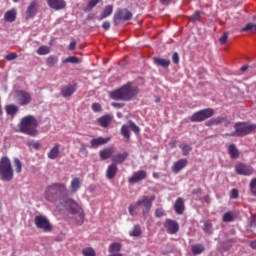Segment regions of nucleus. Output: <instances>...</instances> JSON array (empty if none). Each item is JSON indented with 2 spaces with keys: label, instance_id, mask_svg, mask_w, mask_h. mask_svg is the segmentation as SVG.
Returning a JSON list of instances; mask_svg holds the SVG:
<instances>
[{
  "label": "nucleus",
  "instance_id": "nucleus-1",
  "mask_svg": "<svg viewBox=\"0 0 256 256\" xmlns=\"http://www.w3.org/2000/svg\"><path fill=\"white\" fill-rule=\"evenodd\" d=\"M38 126L39 122L37 121V118L32 115H28L21 119L19 129L21 133L30 135V137H35V135H37Z\"/></svg>",
  "mask_w": 256,
  "mask_h": 256
},
{
  "label": "nucleus",
  "instance_id": "nucleus-2",
  "mask_svg": "<svg viewBox=\"0 0 256 256\" xmlns=\"http://www.w3.org/2000/svg\"><path fill=\"white\" fill-rule=\"evenodd\" d=\"M134 95H137V88L131 86L130 83L110 93L111 99L121 101H129L130 99H133Z\"/></svg>",
  "mask_w": 256,
  "mask_h": 256
},
{
  "label": "nucleus",
  "instance_id": "nucleus-3",
  "mask_svg": "<svg viewBox=\"0 0 256 256\" xmlns=\"http://www.w3.org/2000/svg\"><path fill=\"white\" fill-rule=\"evenodd\" d=\"M14 172L11 160L7 157L0 159V179L1 181H13Z\"/></svg>",
  "mask_w": 256,
  "mask_h": 256
},
{
  "label": "nucleus",
  "instance_id": "nucleus-4",
  "mask_svg": "<svg viewBox=\"0 0 256 256\" xmlns=\"http://www.w3.org/2000/svg\"><path fill=\"white\" fill-rule=\"evenodd\" d=\"M256 130L255 124H249L245 122L235 124V132L231 134L232 137H245L249 133H253Z\"/></svg>",
  "mask_w": 256,
  "mask_h": 256
},
{
  "label": "nucleus",
  "instance_id": "nucleus-5",
  "mask_svg": "<svg viewBox=\"0 0 256 256\" xmlns=\"http://www.w3.org/2000/svg\"><path fill=\"white\" fill-rule=\"evenodd\" d=\"M66 191L67 187L65 186V184H52L46 188L45 198L47 199V201H54L55 197H57L59 193L62 194Z\"/></svg>",
  "mask_w": 256,
  "mask_h": 256
},
{
  "label": "nucleus",
  "instance_id": "nucleus-6",
  "mask_svg": "<svg viewBox=\"0 0 256 256\" xmlns=\"http://www.w3.org/2000/svg\"><path fill=\"white\" fill-rule=\"evenodd\" d=\"M63 207H66V209H70V211L74 215H78V224L81 225L83 223V219L85 218V215L83 214V208L77 202L71 199L64 200L62 203Z\"/></svg>",
  "mask_w": 256,
  "mask_h": 256
},
{
  "label": "nucleus",
  "instance_id": "nucleus-7",
  "mask_svg": "<svg viewBox=\"0 0 256 256\" xmlns=\"http://www.w3.org/2000/svg\"><path fill=\"white\" fill-rule=\"evenodd\" d=\"M154 201L155 196H144L138 200L142 215H147V213L151 211V207H153Z\"/></svg>",
  "mask_w": 256,
  "mask_h": 256
},
{
  "label": "nucleus",
  "instance_id": "nucleus-8",
  "mask_svg": "<svg viewBox=\"0 0 256 256\" xmlns=\"http://www.w3.org/2000/svg\"><path fill=\"white\" fill-rule=\"evenodd\" d=\"M213 115L214 112L211 108L200 110L191 116V121L201 123V121H205V119H209V117H213Z\"/></svg>",
  "mask_w": 256,
  "mask_h": 256
},
{
  "label": "nucleus",
  "instance_id": "nucleus-9",
  "mask_svg": "<svg viewBox=\"0 0 256 256\" xmlns=\"http://www.w3.org/2000/svg\"><path fill=\"white\" fill-rule=\"evenodd\" d=\"M133 131L134 133H139L140 129L137 127V125L133 122V121H128L127 124H124L121 127V135L124 136V139H127V141H129V139H131V132Z\"/></svg>",
  "mask_w": 256,
  "mask_h": 256
},
{
  "label": "nucleus",
  "instance_id": "nucleus-10",
  "mask_svg": "<svg viewBox=\"0 0 256 256\" xmlns=\"http://www.w3.org/2000/svg\"><path fill=\"white\" fill-rule=\"evenodd\" d=\"M16 101L19 105L25 106L31 103V94L25 90L16 92Z\"/></svg>",
  "mask_w": 256,
  "mask_h": 256
},
{
  "label": "nucleus",
  "instance_id": "nucleus-11",
  "mask_svg": "<svg viewBox=\"0 0 256 256\" xmlns=\"http://www.w3.org/2000/svg\"><path fill=\"white\" fill-rule=\"evenodd\" d=\"M35 225L38 229H43V231H51L53 229L51 223H49V220L45 216H36Z\"/></svg>",
  "mask_w": 256,
  "mask_h": 256
},
{
  "label": "nucleus",
  "instance_id": "nucleus-12",
  "mask_svg": "<svg viewBox=\"0 0 256 256\" xmlns=\"http://www.w3.org/2000/svg\"><path fill=\"white\" fill-rule=\"evenodd\" d=\"M133 17V14L127 9H121L114 15L115 21H129Z\"/></svg>",
  "mask_w": 256,
  "mask_h": 256
},
{
  "label": "nucleus",
  "instance_id": "nucleus-13",
  "mask_svg": "<svg viewBox=\"0 0 256 256\" xmlns=\"http://www.w3.org/2000/svg\"><path fill=\"white\" fill-rule=\"evenodd\" d=\"M165 229L171 235H175L179 231V224L175 220L167 219L164 223Z\"/></svg>",
  "mask_w": 256,
  "mask_h": 256
},
{
  "label": "nucleus",
  "instance_id": "nucleus-14",
  "mask_svg": "<svg viewBox=\"0 0 256 256\" xmlns=\"http://www.w3.org/2000/svg\"><path fill=\"white\" fill-rule=\"evenodd\" d=\"M37 9H39V3L32 1L26 10V19H33L37 15Z\"/></svg>",
  "mask_w": 256,
  "mask_h": 256
},
{
  "label": "nucleus",
  "instance_id": "nucleus-15",
  "mask_svg": "<svg viewBox=\"0 0 256 256\" xmlns=\"http://www.w3.org/2000/svg\"><path fill=\"white\" fill-rule=\"evenodd\" d=\"M235 170L238 175H253V168L245 164L236 165Z\"/></svg>",
  "mask_w": 256,
  "mask_h": 256
},
{
  "label": "nucleus",
  "instance_id": "nucleus-16",
  "mask_svg": "<svg viewBox=\"0 0 256 256\" xmlns=\"http://www.w3.org/2000/svg\"><path fill=\"white\" fill-rule=\"evenodd\" d=\"M48 7L50 9H55V11H61V9H65V0H47Z\"/></svg>",
  "mask_w": 256,
  "mask_h": 256
},
{
  "label": "nucleus",
  "instance_id": "nucleus-17",
  "mask_svg": "<svg viewBox=\"0 0 256 256\" xmlns=\"http://www.w3.org/2000/svg\"><path fill=\"white\" fill-rule=\"evenodd\" d=\"M147 172L145 170H139L135 172L131 178H129V183H139V181H143L146 179Z\"/></svg>",
  "mask_w": 256,
  "mask_h": 256
},
{
  "label": "nucleus",
  "instance_id": "nucleus-18",
  "mask_svg": "<svg viewBox=\"0 0 256 256\" xmlns=\"http://www.w3.org/2000/svg\"><path fill=\"white\" fill-rule=\"evenodd\" d=\"M113 153H115L114 147L105 148L103 150H100L99 155L100 159L102 161H105L107 159H113Z\"/></svg>",
  "mask_w": 256,
  "mask_h": 256
},
{
  "label": "nucleus",
  "instance_id": "nucleus-19",
  "mask_svg": "<svg viewBox=\"0 0 256 256\" xmlns=\"http://www.w3.org/2000/svg\"><path fill=\"white\" fill-rule=\"evenodd\" d=\"M153 63L156 67H162V69H167L171 65V60L161 58V57H154Z\"/></svg>",
  "mask_w": 256,
  "mask_h": 256
},
{
  "label": "nucleus",
  "instance_id": "nucleus-20",
  "mask_svg": "<svg viewBox=\"0 0 256 256\" xmlns=\"http://www.w3.org/2000/svg\"><path fill=\"white\" fill-rule=\"evenodd\" d=\"M187 159H180L178 161H176L173 166H172V171L173 173H179V171H182V169H185V167H187Z\"/></svg>",
  "mask_w": 256,
  "mask_h": 256
},
{
  "label": "nucleus",
  "instance_id": "nucleus-21",
  "mask_svg": "<svg viewBox=\"0 0 256 256\" xmlns=\"http://www.w3.org/2000/svg\"><path fill=\"white\" fill-rule=\"evenodd\" d=\"M75 91H77V86L73 84H69L62 87L61 94H62V97H71V95H73Z\"/></svg>",
  "mask_w": 256,
  "mask_h": 256
},
{
  "label": "nucleus",
  "instance_id": "nucleus-22",
  "mask_svg": "<svg viewBox=\"0 0 256 256\" xmlns=\"http://www.w3.org/2000/svg\"><path fill=\"white\" fill-rule=\"evenodd\" d=\"M61 149V144L55 143L54 146L50 149V152L48 153L49 159H57L61 157V152L59 151Z\"/></svg>",
  "mask_w": 256,
  "mask_h": 256
},
{
  "label": "nucleus",
  "instance_id": "nucleus-23",
  "mask_svg": "<svg viewBox=\"0 0 256 256\" xmlns=\"http://www.w3.org/2000/svg\"><path fill=\"white\" fill-rule=\"evenodd\" d=\"M109 141H111V138L98 137L92 139L90 145L93 149H97V147H100V145H105L106 143H109Z\"/></svg>",
  "mask_w": 256,
  "mask_h": 256
},
{
  "label": "nucleus",
  "instance_id": "nucleus-24",
  "mask_svg": "<svg viewBox=\"0 0 256 256\" xmlns=\"http://www.w3.org/2000/svg\"><path fill=\"white\" fill-rule=\"evenodd\" d=\"M129 157V153L123 152V153H118L112 156V161L115 165L124 163V161Z\"/></svg>",
  "mask_w": 256,
  "mask_h": 256
},
{
  "label": "nucleus",
  "instance_id": "nucleus-25",
  "mask_svg": "<svg viewBox=\"0 0 256 256\" xmlns=\"http://www.w3.org/2000/svg\"><path fill=\"white\" fill-rule=\"evenodd\" d=\"M17 19V10L15 8L8 10L4 15V20L8 23H13Z\"/></svg>",
  "mask_w": 256,
  "mask_h": 256
},
{
  "label": "nucleus",
  "instance_id": "nucleus-26",
  "mask_svg": "<svg viewBox=\"0 0 256 256\" xmlns=\"http://www.w3.org/2000/svg\"><path fill=\"white\" fill-rule=\"evenodd\" d=\"M117 164L112 163L108 166V169L106 171V177L107 179H115V175H117Z\"/></svg>",
  "mask_w": 256,
  "mask_h": 256
},
{
  "label": "nucleus",
  "instance_id": "nucleus-27",
  "mask_svg": "<svg viewBox=\"0 0 256 256\" xmlns=\"http://www.w3.org/2000/svg\"><path fill=\"white\" fill-rule=\"evenodd\" d=\"M174 209L178 215H183L185 211V203L182 198H178L174 204Z\"/></svg>",
  "mask_w": 256,
  "mask_h": 256
},
{
  "label": "nucleus",
  "instance_id": "nucleus-28",
  "mask_svg": "<svg viewBox=\"0 0 256 256\" xmlns=\"http://www.w3.org/2000/svg\"><path fill=\"white\" fill-rule=\"evenodd\" d=\"M129 213L132 217H136V215H139V213H141V206L139 204V200H137L136 203L130 205Z\"/></svg>",
  "mask_w": 256,
  "mask_h": 256
},
{
  "label": "nucleus",
  "instance_id": "nucleus-29",
  "mask_svg": "<svg viewBox=\"0 0 256 256\" xmlns=\"http://www.w3.org/2000/svg\"><path fill=\"white\" fill-rule=\"evenodd\" d=\"M80 188H81V179L73 178L70 183L71 193H77V191H79Z\"/></svg>",
  "mask_w": 256,
  "mask_h": 256
},
{
  "label": "nucleus",
  "instance_id": "nucleus-30",
  "mask_svg": "<svg viewBox=\"0 0 256 256\" xmlns=\"http://www.w3.org/2000/svg\"><path fill=\"white\" fill-rule=\"evenodd\" d=\"M109 253L112 255L115 253H121V243L119 242L112 243L109 246Z\"/></svg>",
  "mask_w": 256,
  "mask_h": 256
},
{
  "label": "nucleus",
  "instance_id": "nucleus-31",
  "mask_svg": "<svg viewBox=\"0 0 256 256\" xmlns=\"http://www.w3.org/2000/svg\"><path fill=\"white\" fill-rule=\"evenodd\" d=\"M111 13H113V6L112 5L106 6L99 17L100 21H102V19H106V17H109Z\"/></svg>",
  "mask_w": 256,
  "mask_h": 256
},
{
  "label": "nucleus",
  "instance_id": "nucleus-32",
  "mask_svg": "<svg viewBox=\"0 0 256 256\" xmlns=\"http://www.w3.org/2000/svg\"><path fill=\"white\" fill-rule=\"evenodd\" d=\"M17 111H19V107H17L14 104H10L6 106L7 115H11L12 117H15Z\"/></svg>",
  "mask_w": 256,
  "mask_h": 256
},
{
  "label": "nucleus",
  "instance_id": "nucleus-33",
  "mask_svg": "<svg viewBox=\"0 0 256 256\" xmlns=\"http://www.w3.org/2000/svg\"><path fill=\"white\" fill-rule=\"evenodd\" d=\"M228 153L232 159H237V157H239V150H237V147H235L234 144H231L228 147Z\"/></svg>",
  "mask_w": 256,
  "mask_h": 256
},
{
  "label": "nucleus",
  "instance_id": "nucleus-34",
  "mask_svg": "<svg viewBox=\"0 0 256 256\" xmlns=\"http://www.w3.org/2000/svg\"><path fill=\"white\" fill-rule=\"evenodd\" d=\"M191 251L193 255H201V253L205 251V246H203L202 244L193 245Z\"/></svg>",
  "mask_w": 256,
  "mask_h": 256
},
{
  "label": "nucleus",
  "instance_id": "nucleus-35",
  "mask_svg": "<svg viewBox=\"0 0 256 256\" xmlns=\"http://www.w3.org/2000/svg\"><path fill=\"white\" fill-rule=\"evenodd\" d=\"M98 123L101 127H108L109 123H111V118L110 116H103L98 119Z\"/></svg>",
  "mask_w": 256,
  "mask_h": 256
},
{
  "label": "nucleus",
  "instance_id": "nucleus-36",
  "mask_svg": "<svg viewBox=\"0 0 256 256\" xmlns=\"http://www.w3.org/2000/svg\"><path fill=\"white\" fill-rule=\"evenodd\" d=\"M241 31H249L250 33H254L256 35V24L248 23Z\"/></svg>",
  "mask_w": 256,
  "mask_h": 256
},
{
  "label": "nucleus",
  "instance_id": "nucleus-37",
  "mask_svg": "<svg viewBox=\"0 0 256 256\" xmlns=\"http://www.w3.org/2000/svg\"><path fill=\"white\" fill-rule=\"evenodd\" d=\"M51 48L49 46H40L37 50L38 55H49Z\"/></svg>",
  "mask_w": 256,
  "mask_h": 256
},
{
  "label": "nucleus",
  "instance_id": "nucleus-38",
  "mask_svg": "<svg viewBox=\"0 0 256 256\" xmlns=\"http://www.w3.org/2000/svg\"><path fill=\"white\" fill-rule=\"evenodd\" d=\"M235 219V214L233 212H226L223 216L224 223H231Z\"/></svg>",
  "mask_w": 256,
  "mask_h": 256
},
{
  "label": "nucleus",
  "instance_id": "nucleus-39",
  "mask_svg": "<svg viewBox=\"0 0 256 256\" xmlns=\"http://www.w3.org/2000/svg\"><path fill=\"white\" fill-rule=\"evenodd\" d=\"M58 61H59V58H57L55 56H50V57H48L46 63L48 65V67H54V65H57Z\"/></svg>",
  "mask_w": 256,
  "mask_h": 256
},
{
  "label": "nucleus",
  "instance_id": "nucleus-40",
  "mask_svg": "<svg viewBox=\"0 0 256 256\" xmlns=\"http://www.w3.org/2000/svg\"><path fill=\"white\" fill-rule=\"evenodd\" d=\"M14 167L17 173H21L23 169V164L21 163V160H19V158L14 159Z\"/></svg>",
  "mask_w": 256,
  "mask_h": 256
},
{
  "label": "nucleus",
  "instance_id": "nucleus-41",
  "mask_svg": "<svg viewBox=\"0 0 256 256\" xmlns=\"http://www.w3.org/2000/svg\"><path fill=\"white\" fill-rule=\"evenodd\" d=\"M82 255H84V256H95V250L91 247L84 248L82 250Z\"/></svg>",
  "mask_w": 256,
  "mask_h": 256
},
{
  "label": "nucleus",
  "instance_id": "nucleus-42",
  "mask_svg": "<svg viewBox=\"0 0 256 256\" xmlns=\"http://www.w3.org/2000/svg\"><path fill=\"white\" fill-rule=\"evenodd\" d=\"M180 149L182 150L183 155H189V153H191V146L188 144H181Z\"/></svg>",
  "mask_w": 256,
  "mask_h": 256
},
{
  "label": "nucleus",
  "instance_id": "nucleus-43",
  "mask_svg": "<svg viewBox=\"0 0 256 256\" xmlns=\"http://www.w3.org/2000/svg\"><path fill=\"white\" fill-rule=\"evenodd\" d=\"M63 63H73V64H77L79 63V59L76 56H70L67 57L66 59L63 60Z\"/></svg>",
  "mask_w": 256,
  "mask_h": 256
},
{
  "label": "nucleus",
  "instance_id": "nucleus-44",
  "mask_svg": "<svg viewBox=\"0 0 256 256\" xmlns=\"http://www.w3.org/2000/svg\"><path fill=\"white\" fill-rule=\"evenodd\" d=\"M141 235V227L135 226L133 231L130 232L131 237H139Z\"/></svg>",
  "mask_w": 256,
  "mask_h": 256
},
{
  "label": "nucleus",
  "instance_id": "nucleus-45",
  "mask_svg": "<svg viewBox=\"0 0 256 256\" xmlns=\"http://www.w3.org/2000/svg\"><path fill=\"white\" fill-rule=\"evenodd\" d=\"M97 3H99V0H90L87 7L85 8V11H91V9L97 6Z\"/></svg>",
  "mask_w": 256,
  "mask_h": 256
},
{
  "label": "nucleus",
  "instance_id": "nucleus-46",
  "mask_svg": "<svg viewBox=\"0 0 256 256\" xmlns=\"http://www.w3.org/2000/svg\"><path fill=\"white\" fill-rule=\"evenodd\" d=\"M250 191L252 195L256 197V178L252 179L250 182Z\"/></svg>",
  "mask_w": 256,
  "mask_h": 256
},
{
  "label": "nucleus",
  "instance_id": "nucleus-47",
  "mask_svg": "<svg viewBox=\"0 0 256 256\" xmlns=\"http://www.w3.org/2000/svg\"><path fill=\"white\" fill-rule=\"evenodd\" d=\"M201 17V12L196 11L192 16H190V21H199Z\"/></svg>",
  "mask_w": 256,
  "mask_h": 256
},
{
  "label": "nucleus",
  "instance_id": "nucleus-48",
  "mask_svg": "<svg viewBox=\"0 0 256 256\" xmlns=\"http://www.w3.org/2000/svg\"><path fill=\"white\" fill-rule=\"evenodd\" d=\"M5 59L7 61H15V59H17V54L16 53H10V54H7L5 56Z\"/></svg>",
  "mask_w": 256,
  "mask_h": 256
},
{
  "label": "nucleus",
  "instance_id": "nucleus-49",
  "mask_svg": "<svg viewBox=\"0 0 256 256\" xmlns=\"http://www.w3.org/2000/svg\"><path fill=\"white\" fill-rule=\"evenodd\" d=\"M165 215V210H163L162 208H157L155 211V216L156 217H164Z\"/></svg>",
  "mask_w": 256,
  "mask_h": 256
},
{
  "label": "nucleus",
  "instance_id": "nucleus-50",
  "mask_svg": "<svg viewBox=\"0 0 256 256\" xmlns=\"http://www.w3.org/2000/svg\"><path fill=\"white\" fill-rule=\"evenodd\" d=\"M92 110H93L95 113H99V111H101V104H99V103H93V104H92Z\"/></svg>",
  "mask_w": 256,
  "mask_h": 256
},
{
  "label": "nucleus",
  "instance_id": "nucleus-51",
  "mask_svg": "<svg viewBox=\"0 0 256 256\" xmlns=\"http://www.w3.org/2000/svg\"><path fill=\"white\" fill-rule=\"evenodd\" d=\"M230 197H231V199H237V197H239V192L237 191V189L231 190Z\"/></svg>",
  "mask_w": 256,
  "mask_h": 256
},
{
  "label": "nucleus",
  "instance_id": "nucleus-52",
  "mask_svg": "<svg viewBox=\"0 0 256 256\" xmlns=\"http://www.w3.org/2000/svg\"><path fill=\"white\" fill-rule=\"evenodd\" d=\"M229 38V36H227V33H224L221 37H220V39H219V41H220V43L222 44V45H225V43H227V39Z\"/></svg>",
  "mask_w": 256,
  "mask_h": 256
},
{
  "label": "nucleus",
  "instance_id": "nucleus-53",
  "mask_svg": "<svg viewBox=\"0 0 256 256\" xmlns=\"http://www.w3.org/2000/svg\"><path fill=\"white\" fill-rule=\"evenodd\" d=\"M173 63H179V54L175 52L172 56Z\"/></svg>",
  "mask_w": 256,
  "mask_h": 256
},
{
  "label": "nucleus",
  "instance_id": "nucleus-54",
  "mask_svg": "<svg viewBox=\"0 0 256 256\" xmlns=\"http://www.w3.org/2000/svg\"><path fill=\"white\" fill-rule=\"evenodd\" d=\"M76 47H77V42L76 41H72L70 43V45H69V50L70 51H75Z\"/></svg>",
  "mask_w": 256,
  "mask_h": 256
},
{
  "label": "nucleus",
  "instance_id": "nucleus-55",
  "mask_svg": "<svg viewBox=\"0 0 256 256\" xmlns=\"http://www.w3.org/2000/svg\"><path fill=\"white\" fill-rule=\"evenodd\" d=\"M103 29H105L106 31L110 29L111 27V23L109 22H104L103 25H102Z\"/></svg>",
  "mask_w": 256,
  "mask_h": 256
},
{
  "label": "nucleus",
  "instance_id": "nucleus-56",
  "mask_svg": "<svg viewBox=\"0 0 256 256\" xmlns=\"http://www.w3.org/2000/svg\"><path fill=\"white\" fill-rule=\"evenodd\" d=\"M221 121H223V118H216L212 120V124L213 125H219V123H221Z\"/></svg>",
  "mask_w": 256,
  "mask_h": 256
},
{
  "label": "nucleus",
  "instance_id": "nucleus-57",
  "mask_svg": "<svg viewBox=\"0 0 256 256\" xmlns=\"http://www.w3.org/2000/svg\"><path fill=\"white\" fill-rule=\"evenodd\" d=\"M250 225H251V227H256V216H252Z\"/></svg>",
  "mask_w": 256,
  "mask_h": 256
},
{
  "label": "nucleus",
  "instance_id": "nucleus-58",
  "mask_svg": "<svg viewBox=\"0 0 256 256\" xmlns=\"http://www.w3.org/2000/svg\"><path fill=\"white\" fill-rule=\"evenodd\" d=\"M204 231L206 233H211V225L210 224H205L204 226Z\"/></svg>",
  "mask_w": 256,
  "mask_h": 256
},
{
  "label": "nucleus",
  "instance_id": "nucleus-59",
  "mask_svg": "<svg viewBox=\"0 0 256 256\" xmlns=\"http://www.w3.org/2000/svg\"><path fill=\"white\" fill-rule=\"evenodd\" d=\"M249 69V66L245 65L240 68L241 71H247Z\"/></svg>",
  "mask_w": 256,
  "mask_h": 256
},
{
  "label": "nucleus",
  "instance_id": "nucleus-60",
  "mask_svg": "<svg viewBox=\"0 0 256 256\" xmlns=\"http://www.w3.org/2000/svg\"><path fill=\"white\" fill-rule=\"evenodd\" d=\"M251 247H252V249H256V241H253V242L251 243Z\"/></svg>",
  "mask_w": 256,
  "mask_h": 256
},
{
  "label": "nucleus",
  "instance_id": "nucleus-61",
  "mask_svg": "<svg viewBox=\"0 0 256 256\" xmlns=\"http://www.w3.org/2000/svg\"><path fill=\"white\" fill-rule=\"evenodd\" d=\"M34 147H35V149H39V148L41 147V144H39V143H34Z\"/></svg>",
  "mask_w": 256,
  "mask_h": 256
},
{
  "label": "nucleus",
  "instance_id": "nucleus-62",
  "mask_svg": "<svg viewBox=\"0 0 256 256\" xmlns=\"http://www.w3.org/2000/svg\"><path fill=\"white\" fill-rule=\"evenodd\" d=\"M108 256H123V254H121V253H115V254H110V255H108Z\"/></svg>",
  "mask_w": 256,
  "mask_h": 256
},
{
  "label": "nucleus",
  "instance_id": "nucleus-63",
  "mask_svg": "<svg viewBox=\"0 0 256 256\" xmlns=\"http://www.w3.org/2000/svg\"><path fill=\"white\" fill-rule=\"evenodd\" d=\"M153 177L157 178V177H159V174L154 173V174H153Z\"/></svg>",
  "mask_w": 256,
  "mask_h": 256
},
{
  "label": "nucleus",
  "instance_id": "nucleus-64",
  "mask_svg": "<svg viewBox=\"0 0 256 256\" xmlns=\"http://www.w3.org/2000/svg\"><path fill=\"white\" fill-rule=\"evenodd\" d=\"M164 3H169V0H162Z\"/></svg>",
  "mask_w": 256,
  "mask_h": 256
}]
</instances>
